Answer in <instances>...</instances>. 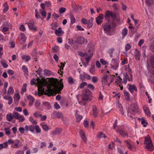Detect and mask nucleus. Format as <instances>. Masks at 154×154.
I'll return each mask as SVG.
<instances>
[{"label":"nucleus","mask_w":154,"mask_h":154,"mask_svg":"<svg viewBox=\"0 0 154 154\" xmlns=\"http://www.w3.org/2000/svg\"><path fill=\"white\" fill-rule=\"evenodd\" d=\"M37 85L38 87V94L42 95L44 94L47 95L48 96L52 95L54 93V90L51 89L49 85L48 86V89L45 91V89L42 87L43 86L48 85V83L44 80L40 79L38 78L37 79Z\"/></svg>","instance_id":"obj_1"},{"label":"nucleus","mask_w":154,"mask_h":154,"mask_svg":"<svg viewBox=\"0 0 154 154\" xmlns=\"http://www.w3.org/2000/svg\"><path fill=\"white\" fill-rule=\"evenodd\" d=\"M116 23H112L111 24L105 23L103 25L104 32L107 35H112L115 33V28L116 26Z\"/></svg>","instance_id":"obj_2"},{"label":"nucleus","mask_w":154,"mask_h":154,"mask_svg":"<svg viewBox=\"0 0 154 154\" xmlns=\"http://www.w3.org/2000/svg\"><path fill=\"white\" fill-rule=\"evenodd\" d=\"M144 144L146 145L144 146V149H147L149 151H152L154 149V146L149 135L145 137Z\"/></svg>","instance_id":"obj_3"},{"label":"nucleus","mask_w":154,"mask_h":154,"mask_svg":"<svg viewBox=\"0 0 154 154\" xmlns=\"http://www.w3.org/2000/svg\"><path fill=\"white\" fill-rule=\"evenodd\" d=\"M50 84L51 86L57 88L59 91H61L63 88V83H62V85H60V87H59L58 85H60V82L58 81L57 79L53 78H51L50 80Z\"/></svg>","instance_id":"obj_4"},{"label":"nucleus","mask_w":154,"mask_h":154,"mask_svg":"<svg viewBox=\"0 0 154 154\" xmlns=\"http://www.w3.org/2000/svg\"><path fill=\"white\" fill-rule=\"evenodd\" d=\"M105 19L109 21L110 19L114 20L116 18V15L114 13L110 10H107L105 12Z\"/></svg>","instance_id":"obj_5"},{"label":"nucleus","mask_w":154,"mask_h":154,"mask_svg":"<svg viewBox=\"0 0 154 154\" xmlns=\"http://www.w3.org/2000/svg\"><path fill=\"white\" fill-rule=\"evenodd\" d=\"M91 92L88 89H85L83 91L82 100H88L91 95Z\"/></svg>","instance_id":"obj_6"},{"label":"nucleus","mask_w":154,"mask_h":154,"mask_svg":"<svg viewBox=\"0 0 154 154\" xmlns=\"http://www.w3.org/2000/svg\"><path fill=\"white\" fill-rule=\"evenodd\" d=\"M75 42L78 44H86L88 41L87 39L84 37L80 36L77 38L76 40L75 41Z\"/></svg>","instance_id":"obj_7"},{"label":"nucleus","mask_w":154,"mask_h":154,"mask_svg":"<svg viewBox=\"0 0 154 154\" xmlns=\"http://www.w3.org/2000/svg\"><path fill=\"white\" fill-rule=\"evenodd\" d=\"M51 118L54 119L57 118L63 119V116L62 113L60 112L54 111L51 114Z\"/></svg>","instance_id":"obj_8"},{"label":"nucleus","mask_w":154,"mask_h":154,"mask_svg":"<svg viewBox=\"0 0 154 154\" xmlns=\"http://www.w3.org/2000/svg\"><path fill=\"white\" fill-rule=\"evenodd\" d=\"M111 68L114 70H116L119 66V62L116 59H112L110 64Z\"/></svg>","instance_id":"obj_9"},{"label":"nucleus","mask_w":154,"mask_h":154,"mask_svg":"<svg viewBox=\"0 0 154 154\" xmlns=\"http://www.w3.org/2000/svg\"><path fill=\"white\" fill-rule=\"evenodd\" d=\"M19 37L20 44L21 45L25 44L26 40V37L25 35L23 33H21L20 35H19Z\"/></svg>","instance_id":"obj_10"},{"label":"nucleus","mask_w":154,"mask_h":154,"mask_svg":"<svg viewBox=\"0 0 154 154\" xmlns=\"http://www.w3.org/2000/svg\"><path fill=\"white\" fill-rule=\"evenodd\" d=\"M130 109L131 111L134 113H137L138 112H139L138 105L137 103L131 104Z\"/></svg>","instance_id":"obj_11"},{"label":"nucleus","mask_w":154,"mask_h":154,"mask_svg":"<svg viewBox=\"0 0 154 154\" xmlns=\"http://www.w3.org/2000/svg\"><path fill=\"white\" fill-rule=\"evenodd\" d=\"M41 7L43 9H44L45 8H50L51 7V2L49 1H47L45 2L44 3H42L40 5Z\"/></svg>","instance_id":"obj_12"},{"label":"nucleus","mask_w":154,"mask_h":154,"mask_svg":"<svg viewBox=\"0 0 154 154\" xmlns=\"http://www.w3.org/2000/svg\"><path fill=\"white\" fill-rule=\"evenodd\" d=\"M103 80L102 82H104V83L106 85L109 86L111 83L113 82V80L112 79H110L108 78L107 76H104L103 78Z\"/></svg>","instance_id":"obj_13"},{"label":"nucleus","mask_w":154,"mask_h":154,"mask_svg":"<svg viewBox=\"0 0 154 154\" xmlns=\"http://www.w3.org/2000/svg\"><path fill=\"white\" fill-rule=\"evenodd\" d=\"M62 131V129L60 128H56L54 131L51 132V134L53 135H58L60 134Z\"/></svg>","instance_id":"obj_14"},{"label":"nucleus","mask_w":154,"mask_h":154,"mask_svg":"<svg viewBox=\"0 0 154 154\" xmlns=\"http://www.w3.org/2000/svg\"><path fill=\"white\" fill-rule=\"evenodd\" d=\"M93 115L95 117H96L98 115V111L96 105H94L92 108Z\"/></svg>","instance_id":"obj_15"},{"label":"nucleus","mask_w":154,"mask_h":154,"mask_svg":"<svg viewBox=\"0 0 154 154\" xmlns=\"http://www.w3.org/2000/svg\"><path fill=\"white\" fill-rule=\"evenodd\" d=\"M25 130L26 132L29 131H30L33 132L35 129V126L33 125L28 126L26 125L25 127Z\"/></svg>","instance_id":"obj_16"},{"label":"nucleus","mask_w":154,"mask_h":154,"mask_svg":"<svg viewBox=\"0 0 154 154\" xmlns=\"http://www.w3.org/2000/svg\"><path fill=\"white\" fill-rule=\"evenodd\" d=\"M141 54L140 51L137 49H136L134 52V57L136 60H139L140 59Z\"/></svg>","instance_id":"obj_17"},{"label":"nucleus","mask_w":154,"mask_h":154,"mask_svg":"<svg viewBox=\"0 0 154 154\" xmlns=\"http://www.w3.org/2000/svg\"><path fill=\"white\" fill-rule=\"evenodd\" d=\"M103 16V15L101 14L96 18V20L97 24H100L102 23Z\"/></svg>","instance_id":"obj_18"},{"label":"nucleus","mask_w":154,"mask_h":154,"mask_svg":"<svg viewBox=\"0 0 154 154\" xmlns=\"http://www.w3.org/2000/svg\"><path fill=\"white\" fill-rule=\"evenodd\" d=\"M64 33V32L62 30V28L61 27H59L58 29H55V33L57 36H61Z\"/></svg>","instance_id":"obj_19"},{"label":"nucleus","mask_w":154,"mask_h":154,"mask_svg":"<svg viewBox=\"0 0 154 154\" xmlns=\"http://www.w3.org/2000/svg\"><path fill=\"white\" fill-rule=\"evenodd\" d=\"M34 23L33 22L32 23H26V24H28L29 28L30 30H33L34 31H36L37 30V28L34 26Z\"/></svg>","instance_id":"obj_20"},{"label":"nucleus","mask_w":154,"mask_h":154,"mask_svg":"<svg viewBox=\"0 0 154 154\" xmlns=\"http://www.w3.org/2000/svg\"><path fill=\"white\" fill-rule=\"evenodd\" d=\"M79 133L81 138L82 140L85 142H86L87 141V138L85 134L84 133V131L82 130H80L79 131Z\"/></svg>","instance_id":"obj_21"},{"label":"nucleus","mask_w":154,"mask_h":154,"mask_svg":"<svg viewBox=\"0 0 154 154\" xmlns=\"http://www.w3.org/2000/svg\"><path fill=\"white\" fill-rule=\"evenodd\" d=\"M27 98L29 100V105L32 106L34 102V98L32 96L30 95L27 96Z\"/></svg>","instance_id":"obj_22"},{"label":"nucleus","mask_w":154,"mask_h":154,"mask_svg":"<svg viewBox=\"0 0 154 154\" xmlns=\"http://www.w3.org/2000/svg\"><path fill=\"white\" fill-rule=\"evenodd\" d=\"M131 140L128 139L127 140H125L124 142L126 144L128 148L130 150H131L132 149V146L131 144Z\"/></svg>","instance_id":"obj_23"},{"label":"nucleus","mask_w":154,"mask_h":154,"mask_svg":"<svg viewBox=\"0 0 154 154\" xmlns=\"http://www.w3.org/2000/svg\"><path fill=\"white\" fill-rule=\"evenodd\" d=\"M94 20V18L91 17V19L89 20L87 22V28L88 29H90L91 28L93 24V20Z\"/></svg>","instance_id":"obj_24"},{"label":"nucleus","mask_w":154,"mask_h":154,"mask_svg":"<svg viewBox=\"0 0 154 154\" xmlns=\"http://www.w3.org/2000/svg\"><path fill=\"white\" fill-rule=\"evenodd\" d=\"M143 108L145 114L147 115L150 116V112L149 108L146 106H143Z\"/></svg>","instance_id":"obj_25"},{"label":"nucleus","mask_w":154,"mask_h":154,"mask_svg":"<svg viewBox=\"0 0 154 154\" xmlns=\"http://www.w3.org/2000/svg\"><path fill=\"white\" fill-rule=\"evenodd\" d=\"M22 69L25 76H27L28 75V71L27 68L25 65H23L22 67Z\"/></svg>","instance_id":"obj_26"},{"label":"nucleus","mask_w":154,"mask_h":154,"mask_svg":"<svg viewBox=\"0 0 154 154\" xmlns=\"http://www.w3.org/2000/svg\"><path fill=\"white\" fill-rule=\"evenodd\" d=\"M95 66L94 65H91V67L89 69V71L91 74L94 75L95 73Z\"/></svg>","instance_id":"obj_27"},{"label":"nucleus","mask_w":154,"mask_h":154,"mask_svg":"<svg viewBox=\"0 0 154 154\" xmlns=\"http://www.w3.org/2000/svg\"><path fill=\"white\" fill-rule=\"evenodd\" d=\"M119 134L123 137L126 136L128 137L127 132L126 131H124L123 130H120L119 131Z\"/></svg>","instance_id":"obj_28"},{"label":"nucleus","mask_w":154,"mask_h":154,"mask_svg":"<svg viewBox=\"0 0 154 154\" xmlns=\"http://www.w3.org/2000/svg\"><path fill=\"white\" fill-rule=\"evenodd\" d=\"M14 118L13 114L12 115L11 113H9L6 115V119L8 121H11Z\"/></svg>","instance_id":"obj_29"},{"label":"nucleus","mask_w":154,"mask_h":154,"mask_svg":"<svg viewBox=\"0 0 154 154\" xmlns=\"http://www.w3.org/2000/svg\"><path fill=\"white\" fill-rule=\"evenodd\" d=\"M129 90L131 93H133V90L135 91H137V89L135 85H133L132 86L130 85L129 88Z\"/></svg>","instance_id":"obj_30"},{"label":"nucleus","mask_w":154,"mask_h":154,"mask_svg":"<svg viewBox=\"0 0 154 154\" xmlns=\"http://www.w3.org/2000/svg\"><path fill=\"white\" fill-rule=\"evenodd\" d=\"M145 2L146 5L149 7L153 6L154 5L153 1L152 0H145Z\"/></svg>","instance_id":"obj_31"},{"label":"nucleus","mask_w":154,"mask_h":154,"mask_svg":"<svg viewBox=\"0 0 154 154\" xmlns=\"http://www.w3.org/2000/svg\"><path fill=\"white\" fill-rule=\"evenodd\" d=\"M20 99L19 94H15V97L14 98V100L16 103H18Z\"/></svg>","instance_id":"obj_32"},{"label":"nucleus","mask_w":154,"mask_h":154,"mask_svg":"<svg viewBox=\"0 0 154 154\" xmlns=\"http://www.w3.org/2000/svg\"><path fill=\"white\" fill-rule=\"evenodd\" d=\"M26 87L27 85L26 84H24L23 85L20 92L22 94H23L24 93L26 92Z\"/></svg>","instance_id":"obj_33"},{"label":"nucleus","mask_w":154,"mask_h":154,"mask_svg":"<svg viewBox=\"0 0 154 154\" xmlns=\"http://www.w3.org/2000/svg\"><path fill=\"white\" fill-rule=\"evenodd\" d=\"M117 77H118V79L116 80L115 82L117 83V85H119V86L120 87L122 79L120 78V76H117Z\"/></svg>","instance_id":"obj_34"},{"label":"nucleus","mask_w":154,"mask_h":154,"mask_svg":"<svg viewBox=\"0 0 154 154\" xmlns=\"http://www.w3.org/2000/svg\"><path fill=\"white\" fill-rule=\"evenodd\" d=\"M41 125L42 128L45 131H47L50 129L48 126L46 124H42Z\"/></svg>","instance_id":"obj_35"},{"label":"nucleus","mask_w":154,"mask_h":154,"mask_svg":"<svg viewBox=\"0 0 154 154\" xmlns=\"http://www.w3.org/2000/svg\"><path fill=\"white\" fill-rule=\"evenodd\" d=\"M21 115L16 112H13V117L16 119L19 120L20 116Z\"/></svg>","instance_id":"obj_36"},{"label":"nucleus","mask_w":154,"mask_h":154,"mask_svg":"<svg viewBox=\"0 0 154 154\" xmlns=\"http://www.w3.org/2000/svg\"><path fill=\"white\" fill-rule=\"evenodd\" d=\"M20 142V141L19 140H14V145L13 147L14 148H17L19 147V144Z\"/></svg>","instance_id":"obj_37"},{"label":"nucleus","mask_w":154,"mask_h":154,"mask_svg":"<svg viewBox=\"0 0 154 154\" xmlns=\"http://www.w3.org/2000/svg\"><path fill=\"white\" fill-rule=\"evenodd\" d=\"M14 92V90L12 86H10L8 91V95L12 94Z\"/></svg>","instance_id":"obj_38"},{"label":"nucleus","mask_w":154,"mask_h":154,"mask_svg":"<svg viewBox=\"0 0 154 154\" xmlns=\"http://www.w3.org/2000/svg\"><path fill=\"white\" fill-rule=\"evenodd\" d=\"M97 137L98 138H102L104 137L105 138L106 137V136L105 134L103 132H99L97 134Z\"/></svg>","instance_id":"obj_39"},{"label":"nucleus","mask_w":154,"mask_h":154,"mask_svg":"<svg viewBox=\"0 0 154 154\" xmlns=\"http://www.w3.org/2000/svg\"><path fill=\"white\" fill-rule=\"evenodd\" d=\"M141 124L143 125L144 127H146V125H148V123L146 122V120H145L144 118L143 117H142L141 118Z\"/></svg>","instance_id":"obj_40"},{"label":"nucleus","mask_w":154,"mask_h":154,"mask_svg":"<svg viewBox=\"0 0 154 154\" xmlns=\"http://www.w3.org/2000/svg\"><path fill=\"white\" fill-rule=\"evenodd\" d=\"M1 63L4 68H7L8 65L6 63V62L4 60H2L1 61Z\"/></svg>","instance_id":"obj_41"},{"label":"nucleus","mask_w":154,"mask_h":154,"mask_svg":"<svg viewBox=\"0 0 154 154\" xmlns=\"http://www.w3.org/2000/svg\"><path fill=\"white\" fill-rule=\"evenodd\" d=\"M129 78V77L128 75L126 74L123 79V83L124 84H126L127 82V79L128 80V79H131V78Z\"/></svg>","instance_id":"obj_42"},{"label":"nucleus","mask_w":154,"mask_h":154,"mask_svg":"<svg viewBox=\"0 0 154 154\" xmlns=\"http://www.w3.org/2000/svg\"><path fill=\"white\" fill-rule=\"evenodd\" d=\"M150 62L152 67L154 69V56L152 55L150 58Z\"/></svg>","instance_id":"obj_43"},{"label":"nucleus","mask_w":154,"mask_h":154,"mask_svg":"<svg viewBox=\"0 0 154 154\" xmlns=\"http://www.w3.org/2000/svg\"><path fill=\"white\" fill-rule=\"evenodd\" d=\"M23 60H25L26 62H28L30 59V57L29 56L24 55L22 57Z\"/></svg>","instance_id":"obj_44"},{"label":"nucleus","mask_w":154,"mask_h":154,"mask_svg":"<svg viewBox=\"0 0 154 154\" xmlns=\"http://www.w3.org/2000/svg\"><path fill=\"white\" fill-rule=\"evenodd\" d=\"M44 72L45 75L46 76H49L51 75V71L46 69L44 70Z\"/></svg>","instance_id":"obj_45"},{"label":"nucleus","mask_w":154,"mask_h":154,"mask_svg":"<svg viewBox=\"0 0 154 154\" xmlns=\"http://www.w3.org/2000/svg\"><path fill=\"white\" fill-rule=\"evenodd\" d=\"M45 106L46 107L47 109H49L51 108L50 104L48 102H44L43 103Z\"/></svg>","instance_id":"obj_46"},{"label":"nucleus","mask_w":154,"mask_h":154,"mask_svg":"<svg viewBox=\"0 0 154 154\" xmlns=\"http://www.w3.org/2000/svg\"><path fill=\"white\" fill-rule=\"evenodd\" d=\"M128 33V29L126 28H125L122 30V34L123 36L125 37L127 35Z\"/></svg>","instance_id":"obj_47"},{"label":"nucleus","mask_w":154,"mask_h":154,"mask_svg":"<svg viewBox=\"0 0 154 154\" xmlns=\"http://www.w3.org/2000/svg\"><path fill=\"white\" fill-rule=\"evenodd\" d=\"M75 117H76V121L78 122H79L80 121L81 119L82 118V116L76 114Z\"/></svg>","instance_id":"obj_48"},{"label":"nucleus","mask_w":154,"mask_h":154,"mask_svg":"<svg viewBox=\"0 0 154 154\" xmlns=\"http://www.w3.org/2000/svg\"><path fill=\"white\" fill-rule=\"evenodd\" d=\"M70 17L71 20V23L72 24L74 23L75 22V19L74 16L72 14H71L70 15Z\"/></svg>","instance_id":"obj_49"},{"label":"nucleus","mask_w":154,"mask_h":154,"mask_svg":"<svg viewBox=\"0 0 154 154\" xmlns=\"http://www.w3.org/2000/svg\"><path fill=\"white\" fill-rule=\"evenodd\" d=\"M29 119L30 122H31L32 124L35 125H36L37 124V122L35 120L33 119V118L32 116H30L29 117Z\"/></svg>","instance_id":"obj_50"},{"label":"nucleus","mask_w":154,"mask_h":154,"mask_svg":"<svg viewBox=\"0 0 154 154\" xmlns=\"http://www.w3.org/2000/svg\"><path fill=\"white\" fill-rule=\"evenodd\" d=\"M74 80L73 78L71 76L68 78V82L70 84H72L74 83Z\"/></svg>","instance_id":"obj_51"},{"label":"nucleus","mask_w":154,"mask_h":154,"mask_svg":"<svg viewBox=\"0 0 154 154\" xmlns=\"http://www.w3.org/2000/svg\"><path fill=\"white\" fill-rule=\"evenodd\" d=\"M124 95L125 96V99L127 101L130 100V97L129 96V94L128 92H125L124 93Z\"/></svg>","instance_id":"obj_52"},{"label":"nucleus","mask_w":154,"mask_h":154,"mask_svg":"<svg viewBox=\"0 0 154 154\" xmlns=\"http://www.w3.org/2000/svg\"><path fill=\"white\" fill-rule=\"evenodd\" d=\"M127 70L128 72H129V74L130 75L131 77V79H128V80L129 81H131L132 80V78L133 76L132 74V72L131 71V70L130 68H129L128 69H127Z\"/></svg>","instance_id":"obj_53"},{"label":"nucleus","mask_w":154,"mask_h":154,"mask_svg":"<svg viewBox=\"0 0 154 154\" xmlns=\"http://www.w3.org/2000/svg\"><path fill=\"white\" fill-rule=\"evenodd\" d=\"M4 130L5 131V134L6 135H9L10 134L11 132L9 128H4Z\"/></svg>","instance_id":"obj_54"},{"label":"nucleus","mask_w":154,"mask_h":154,"mask_svg":"<svg viewBox=\"0 0 154 154\" xmlns=\"http://www.w3.org/2000/svg\"><path fill=\"white\" fill-rule=\"evenodd\" d=\"M35 107L38 108L40 106L41 103L39 100H37L35 103Z\"/></svg>","instance_id":"obj_55"},{"label":"nucleus","mask_w":154,"mask_h":154,"mask_svg":"<svg viewBox=\"0 0 154 154\" xmlns=\"http://www.w3.org/2000/svg\"><path fill=\"white\" fill-rule=\"evenodd\" d=\"M35 129L37 133H40L41 132V129L38 125H36L35 127Z\"/></svg>","instance_id":"obj_56"},{"label":"nucleus","mask_w":154,"mask_h":154,"mask_svg":"<svg viewBox=\"0 0 154 154\" xmlns=\"http://www.w3.org/2000/svg\"><path fill=\"white\" fill-rule=\"evenodd\" d=\"M87 85V84L86 82H83L80 84V85L79 86L78 88H83L85 86H86Z\"/></svg>","instance_id":"obj_57"},{"label":"nucleus","mask_w":154,"mask_h":154,"mask_svg":"<svg viewBox=\"0 0 154 154\" xmlns=\"http://www.w3.org/2000/svg\"><path fill=\"white\" fill-rule=\"evenodd\" d=\"M100 61L101 63L103 65H106V64H108V63L104 60L103 59H101L100 60Z\"/></svg>","instance_id":"obj_58"},{"label":"nucleus","mask_w":154,"mask_h":154,"mask_svg":"<svg viewBox=\"0 0 154 154\" xmlns=\"http://www.w3.org/2000/svg\"><path fill=\"white\" fill-rule=\"evenodd\" d=\"M52 51L54 53H56L59 51V47L57 46H55L52 48Z\"/></svg>","instance_id":"obj_59"},{"label":"nucleus","mask_w":154,"mask_h":154,"mask_svg":"<svg viewBox=\"0 0 154 154\" xmlns=\"http://www.w3.org/2000/svg\"><path fill=\"white\" fill-rule=\"evenodd\" d=\"M78 54L80 56L82 57L87 56V54L86 52L83 53L81 51H79L78 52Z\"/></svg>","instance_id":"obj_60"},{"label":"nucleus","mask_w":154,"mask_h":154,"mask_svg":"<svg viewBox=\"0 0 154 154\" xmlns=\"http://www.w3.org/2000/svg\"><path fill=\"white\" fill-rule=\"evenodd\" d=\"M33 115H34V116L35 117H36V118L38 117H41L42 116V114H41V113L38 112H35L34 114Z\"/></svg>","instance_id":"obj_61"},{"label":"nucleus","mask_w":154,"mask_h":154,"mask_svg":"<svg viewBox=\"0 0 154 154\" xmlns=\"http://www.w3.org/2000/svg\"><path fill=\"white\" fill-rule=\"evenodd\" d=\"M149 48L152 52H154V41L151 44L149 47Z\"/></svg>","instance_id":"obj_62"},{"label":"nucleus","mask_w":154,"mask_h":154,"mask_svg":"<svg viewBox=\"0 0 154 154\" xmlns=\"http://www.w3.org/2000/svg\"><path fill=\"white\" fill-rule=\"evenodd\" d=\"M131 48V45L129 44H127L125 46V50L127 51L129 50Z\"/></svg>","instance_id":"obj_63"},{"label":"nucleus","mask_w":154,"mask_h":154,"mask_svg":"<svg viewBox=\"0 0 154 154\" xmlns=\"http://www.w3.org/2000/svg\"><path fill=\"white\" fill-rule=\"evenodd\" d=\"M81 22L82 24L86 25L88 21L86 19L82 18L81 19Z\"/></svg>","instance_id":"obj_64"}]
</instances>
